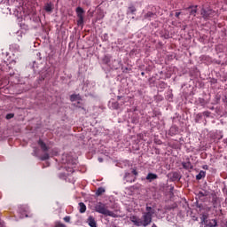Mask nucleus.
<instances>
[{"instance_id":"f257e3e1","label":"nucleus","mask_w":227,"mask_h":227,"mask_svg":"<svg viewBox=\"0 0 227 227\" xmlns=\"http://www.w3.org/2000/svg\"><path fill=\"white\" fill-rule=\"evenodd\" d=\"M153 215H150V213H142L141 219L136 215H132L129 217V221L135 224V226H150L152 224Z\"/></svg>"},{"instance_id":"f03ea898","label":"nucleus","mask_w":227,"mask_h":227,"mask_svg":"<svg viewBox=\"0 0 227 227\" xmlns=\"http://www.w3.org/2000/svg\"><path fill=\"white\" fill-rule=\"evenodd\" d=\"M63 163L67 164L65 168L67 173H74V169H75V166H77V160L73 159L70 155H64L63 156Z\"/></svg>"},{"instance_id":"7ed1b4c3","label":"nucleus","mask_w":227,"mask_h":227,"mask_svg":"<svg viewBox=\"0 0 227 227\" xmlns=\"http://www.w3.org/2000/svg\"><path fill=\"white\" fill-rule=\"evenodd\" d=\"M95 210L98 214H102L103 215H106L108 217H116V214H114V212L110 211L109 209H107V206H106V204H104L102 202H98L95 206Z\"/></svg>"},{"instance_id":"20e7f679","label":"nucleus","mask_w":227,"mask_h":227,"mask_svg":"<svg viewBox=\"0 0 227 227\" xmlns=\"http://www.w3.org/2000/svg\"><path fill=\"white\" fill-rule=\"evenodd\" d=\"M75 12L78 17V26H84V9H82V7H77Z\"/></svg>"},{"instance_id":"39448f33","label":"nucleus","mask_w":227,"mask_h":227,"mask_svg":"<svg viewBox=\"0 0 227 227\" xmlns=\"http://www.w3.org/2000/svg\"><path fill=\"white\" fill-rule=\"evenodd\" d=\"M211 198L214 208L221 207V199H219V197H217V195H215V193H211Z\"/></svg>"},{"instance_id":"423d86ee","label":"nucleus","mask_w":227,"mask_h":227,"mask_svg":"<svg viewBox=\"0 0 227 227\" xmlns=\"http://www.w3.org/2000/svg\"><path fill=\"white\" fill-rule=\"evenodd\" d=\"M201 219H202V223H207V226H209V227H215V226H217V221L215 219H213V220H211L209 222H207V215H202Z\"/></svg>"},{"instance_id":"0eeeda50","label":"nucleus","mask_w":227,"mask_h":227,"mask_svg":"<svg viewBox=\"0 0 227 227\" xmlns=\"http://www.w3.org/2000/svg\"><path fill=\"white\" fill-rule=\"evenodd\" d=\"M137 177L132 176V174L126 172L124 175V180L126 182H129V184H132V182H136Z\"/></svg>"},{"instance_id":"6e6552de","label":"nucleus","mask_w":227,"mask_h":227,"mask_svg":"<svg viewBox=\"0 0 227 227\" xmlns=\"http://www.w3.org/2000/svg\"><path fill=\"white\" fill-rule=\"evenodd\" d=\"M214 13V11L211 9H202L201 11V15L204 19H208V17H210L212 14Z\"/></svg>"},{"instance_id":"1a4fd4ad","label":"nucleus","mask_w":227,"mask_h":227,"mask_svg":"<svg viewBox=\"0 0 227 227\" xmlns=\"http://www.w3.org/2000/svg\"><path fill=\"white\" fill-rule=\"evenodd\" d=\"M87 223L89 226L90 227H97V221L95 220V217L90 215L87 219Z\"/></svg>"},{"instance_id":"9d476101","label":"nucleus","mask_w":227,"mask_h":227,"mask_svg":"<svg viewBox=\"0 0 227 227\" xmlns=\"http://www.w3.org/2000/svg\"><path fill=\"white\" fill-rule=\"evenodd\" d=\"M157 178H159V176H157V174L149 173L146 176L145 180H148V182H153V180H157Z\"/></svg>"},{"instance_id":"9b49d317","label":"nucleus","mask_w":227,"mask_h":227,"mask_svg":"<svg viewBox=\"0 0 227 227\" xmlns=\"http://www.w3.org/2000/svg\"><path fill=\"white\" fill-rule=\"evenodd\" d=\"M38 145L43 150V152H49V146H47V145L44 142H43L42 139H39Z\"/></svg>"},{"instance_id":"f8f14e48","label":"nucleus","mask_w":227,"mask_h":227,"mask_svg":"<svg viewBox=\"0 0 227 227\" xmlns=\"http://www.w3.org/2000/svg\"><path fill=\"white\" fill-rule=\"evenodd\" d=\"M198 6H190L187 8V10L190 11V15H193V17H196V13H198Z\"/></svg>"},{"instance_id":"ddd939ff","label":"nucleus","mask_w":227,"mask_h":227,"mask_svg":"<svg viewBox=\"0 0 227 227\" xmlns=\"http://www.w3.org/2000/svg\"><path fill=\"white\" fill-rule=\"evenodd\" d=\"M70 100H71V102H75L77 100H82V98H81V96L79 94H72L70 96Z\"/></svg>"},{"instance_id":"4468645a","label":"nucleus","mask_w":227,"mask_h":227,"mask_svg":"<svg viewBox=\"0 0 227 227\" xmlns=\"http://www.w3.org/2000/svg\"><path fill=\"white\" fill-rule=\"evenodd\" d=\"M79 212L80 214H84V212H86V205L83 202L79 203Z\"/></svg>"},{"instance_id":"2eb2a0df","label":"nucleus","mask_w":227,"mask_h":227,"mask_svg":"<svg viewBox=\"0 0 227 227\" xmlns=\"http://www.w3.org/2000/svg\"><path fill=\"white\" fill-rule=\"evenodd\" d=\"M207 176V172L200 170V173L196 176V180H201V178H205Z\"/></svg>"},{"instance_id":"dca6fc26","label":"nucleus","mask_w":227,"mask_h":227,"mask_svg":"<svg viewBox=\"0 0 227 227\" xmlns=\"http://www.w3.org/2000/svg\"><path fill=\"white\" fill-rule=\"evenodd\" d=\"M146 212H144V214H149L150 215H153L155 214V210L152 208V207H145Z\"/></svg>"},{"instance_id":"f3484780","label":"nucleus","mask_w":227,"mask_h":227,"mask_svg":"<svg viewBox=\"0 0 227 227\" xmlns=\"http://www.w3.org/2000/svg\"><path fill=\"white\" fill-rule=\"evenodd\" d=\"M207 196H210V192L208 191L199 192V198H205Z\"/></svg>"},{"instance_id":"a211bd4d","label":"nucleus","mask_w":227,"mask_h":227,"mask_svg":"<svg viewBox=\"0 0 227 227\" xmlns=\"http://www.w3.org/2000/svg\"><path fill=\"white\" fill-rule=\"evenodd\" d=\"M136 12H137L136 6H134V5L131 4V5L128 8L127 15H129V13L134 14V13H136Z\"/></svg>"},{"instance_id":"6ab92c4d","label":"nucleus","mask_w":227,"mask_h":227,"mask_svg":"<svg viewBox=\"0 0 227 227\" xmlns=\"http://www.w3.org/2000/svg\"><path fill=\"white\" fill-rule=\"evenodd\" d=\"M183 168L184 169H192V164H191V162H184L183 163Z\"/></svg>"},{"instance_id":"aec40b11","label":"nucleus","mask_w":227,"mask_h":227,"mask_svg":"<svg viewBox=\"0 0 227 227\" xmlns=\"http://www.w3.org/2000/svg\"><path fill=\"white\" fill-rule=\"evenodd\" d=\"M104 192H106V189L100 187L97 190L96 194H97V196H102V194H104Z\"/></svg>"},{"instance_id":"412c9836","label":"nucleus","mask_w":227,"mask_h":227,"mask_svg":"<svg viewBox=\"0 0 227 227\" xmlns=\"http://www.w3.org/2000/svg\"><path fill=\"white\" fill-rule=\"evenodd\" d=\"M152 17H155V13L152 12H148L146 14H145L144 19H152Z\"/></svg>"},{"instance_id":"4be33fe9","label":"nucleus","mask_w":227,"mask_h":227,"mask_svg":"<svg viewBox=\"0 0 227 227\" xmlns=\"http://www.w3.org/2000/svg\"><path fill=\"white\" fill-rule=\"evenodd\" d=\"M49 153H45L43 155H42L41 157H39L40 160H49Z\"/></svg>"},{"instance_id":"5701e85b","label":"nucleus","mask_w":227,"mask_h":227,"mask_svg":"<svg viewBox=\"0 0 227 227\" xmlns=\"http://www.w3.org/2000/svg\"><path fill=\"white\" fill-rule=\"evenodd\" d=\"M45 12H52V5L51 4H47L44 7Z\"/></svg>"},{"instance_id":"b1692460","label":"nucleus","mask_w":227,"mask_h":227,"mask_svg":"<svg viewBox=\"0 0 227 227\" xmlns=\"http://www.w3.org/2000/svg\"><path fill=\"white\" fill-rule=\"evenodd\" d=\"M130 100L129 97H126L122 99V101L121 102V106H125L126 102H129Z\"/></svg>"},{"instance_id":"393cba45","label":"nucleus","mask_w":227,"mask_h":227,"mask_svg":"<svg viewBox=\"0 0 227 227\" xmlns=\"http://www.w3.org/2000/svg\"><path fill=\"white\" fill-rule=\"evenodd\" d=\"M112 107L114 109H120V103H118V102L112 103Z\"/></svg>"},{"instance_id":"a878e982","label":"nucleus","mask_w":227,"mask_h":227,"mask_svg":"<svg viewBox=\"0 0 227 227\" xmlns=\"http://www.w3.org/2000/svg\"><path fill=\"white\" fill-rule=\"evenodd\" d=\"M74 107H78L79 109H81L84 105L78 101L77 104L74 103Z\"/></svg>"},{"instance_id":"bb28decb","label":"nucleus","mask_w":227,"mask_h":227,"mask_svg":"<svg viewBox=\"0 0 227 227\" xmlns=\"http://www.w3.org/2000/svg\"><path fill=\"white\" fill-rule=\"evenodd\" d=\"M55 227H67L64 223H61V222H56Z\"/></svg>"},{"instance_id":"cd10ccee","label":"nucleus","mask_w":227,"mask_h":227,"mask_svg":"<svg viewBox=\"0 0 227 227\" xmlns=\"http://www.w3.org/2000/svg\"><path fill=\"white\" fill-rule=\"evenodd\" d=\"M13 116H15V114H8L6 115V120H12V118H13Z\"/></svg>"},{"instance_id":"c85d7f7f","label":"nucleus","mask_w":227,"mask_h":227,"mask_svg":"<svg viewBox=\"0 0 227 227\" xmlns=\"http://www.w3.org/2000/svg\"><path fill=\"white\" fill-rule=\"evenodd\" d=\"M132 175H134L135 176H137V175H139L137 173V170L136 168H133L132 171H131Z\"/></svg>"},{"instance_id":"c756f323","label":"nucleus","mask_w":227,"mask_h":227,"mask_svg":"<svg viewBox=\"0 0 227 227\" xmlns=\"http://www.w3.org/2000/svg\"><path fill=\"white\" fill-rule=\"evenodd\" d=\"M81 109L83 110V114H88L89 113L88 109L84 108V106H82Z\"/></svg>"},{"instance_id":"7c9ffc66","label":"nucleus","mask_w":227,"mask_h":227,"mask_svg":"<svg viewBox=\"0 0 227 227\" xmlns=\"http://www.w3.org/2000/svg\"><path fill=\"white\" fill-rule=\"evenodd\" d=\"M70 216H66V217H64V221H65V223H70Z\"/></svg>"},{"instance_id":"2f4dec72","label":"nucleus","mask_w":227,"mask_h":227,"mask_svg":"<svg viewBox=\"0 0 227 227\" xmlns=\"http://www.w3.org/2000/svg\"><path fill=\"white\" fill-rule=\"evenodd\" d=\"M34 156L38 157V153L36 152V149L34 150Z\"/></svg>"},{"instance_id":"473e14b6","label":"nucleus","mask_w":227,"mask_h":227,"mask_svg":"<svg viewBox=\"0 0 227 227\" xmlns=\"http://www.w3.org/2000/svg\"><path fill=\"white\" fill-rule=\"evenodd\" d=\"M181 12H176V17L178 19L180 17Z\"/></svg>"},{"instance_id":"72a5a7b5","label":"nucleus","mask_w":227,"mask_h":227,"mask_svg":"<svg viewBox=\"0 0 227 227\" xmlns=\"http://www.w3.org/2000/svg\"><path fill=\"white\" fill-rule=\"evenodd\" d=\"M121 98H123V97H121V96L117 97V100H121Z\"/></svg>"},{"instance_id":"f704fd0d","label":"nucleus","mask_w":227,"mask_h":227,"mask_svg":"<svg viewBox=\"0 0 227 227\" xmlns=\"http://www.w3.org/2000/svg\"><path fill=\"white\" fill-rule=\"evenodd\" d=\"M203 169H208V166L207 165H204L203 166Z\"/></svg>"},{"instance_id":"c9c22d12","label":"nucleus","mask_w":227,"mask_h":227,"mask_svg":"<svg viewBox=\"0 0 227 227\" xmlns=\"http://www.w3.org/2000/svg\"><path fill=\"white\" fill-rule=\"evenodd\" d=\"M99 162H104V159L98 158Z\"/></svg>"},{"instance_id":"e433bc0d","label":"nucleus","mask_w":227,"mask_h":227,"mask_svg":"<svg viewBox=\"0 0 227 227\" xmlns=\"http://www.w3.org/2000/svg\"><path fill=\"white\" fill-rule=\"evenodd\" d=\"M152 227H157V225H156L155 223H153V224L152 225Z\"/></svg>"},{"instance_id":"4c0bfd02","label":"nucleus","mask_w":227,"mask_h":227,"mask_svg":"<svg viewBox=\"0 0 227 227\" xmlns=\"http://www.w3.org/2000/svg\"><path fill=\"white\" fill-rule=\"evenodd\" d=\"M141 74H142V75H145V72H142Z\"/></svg>"},{"instance_id":"58836bf2","label":"nucleus","mask_w":227,"mask_h":227,"mask_svg":"<svg viewBox=\"0 0 227 227\" xmlns=\"http://www.w3.org/2000/svg\"><path fill=\"white\" fill-rule=\"evenodd\" d=\"M225 143L227 144V139L225 140Z\"/></svg>"}]
</instances>
